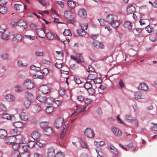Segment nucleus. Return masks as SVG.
Wrapping results in <instances>:
<instances>
[{
	"label": "nucleus",
	"mask_w": 157,
	"mask_h": 157,
	"mask_svg": "<svg viewBox=\"0 0 157 157\" xmlns=\"http://www.w3.org/2000/svg\"><path fill=\"white\" fill-rule=\"evenodd\" d=\"M22 39V36L20 34L15 35L13 38V40L16 42H19Z\"/></svg>",
	"instance_id": "obj_18"
},
{
	"label": "nucleus",
	"mask_w": 157,
	"mask_h": 157,
	"mask_svg": "<svg viewBox=\"0 0 157 157\" xmlns=\"http://www.w3.org/2000/svg\"><path fill=\"white\" fill-rule=\"evenodd\" d=\"M14 7L17 10H20L21 7L22 8V5L17 4H15L14 5Z\"/></svg>",
	"instance_id": "obj_59"
},
{
	"label": "nucleus",
	"mask_w": 157,
	"mask_h": 157,
	"mask_svg": "<svg viewBox=\"0 0 157 157\" xmlns=\"http://www.w3.org/2000/svg\"><path fill=\"white\" fill-rule=\"evenodd\" d=\"M34 83L31 80L26 79L25 81L23 83L24 86L27 89H31L34 86Z\"/></svg>",
	"instance_id": "obj_2"
},
{
	"label": "nucleus",
	"mask_w": 157,
	"mask_h": 157,
	"mask_svg": "<svg viewBox=\"0 0 157 157\" xmlns=\"http://www.w3.org/2000/svg\"><path fill=\"white\" fill-rule=\"evenodd\" d=\"M76 57L77 59L80 62L83 63L84 61V59L82 58V56L80 54H77L76 55Z\"/></svg>",
	"instance_id": "obj_48"
},
{
	"label": "nucleus",
	"mask_w": 157,
	"mask_h": 157,
	"mask_svg": "<svg viewBox=\"0 0 157 157\" xmlns=\"http://www.w3.org/2000/svg\"><path fill=\"white\" fill-rule=\"evenodd\" d=\"M30 152L21 153V157H30Z\"/></svg>",
	"instance_id": "obj_50"
},
{
	"label": "nucleus",
	"mask_w": 157,
	"mask_h": 157,
	"mask_svg": "<svg viewBox=\"0 0 157 157\" xmlns=\"http://www.w3.org/2000/svg\"><path fill=\"white\" fill-rule=\"evenodd\" d=\"M114 20V17L112 14L108 15L106 17V21L110 24Z\"/></svg>",
	"instance_id": "obj_24"
},
{
	"label": "nucleus",
	"mask_w": 157,
	"mask_h": 157,
	"mask_svg": "<svg viewBox=\"0 0 157 157\" xmlns=\"http://www.w3.org/2000/svg\"><path fill=\"white\" fill-rule=\"evenodd\" d=\"M54 100L52 98H47L45 101V103L48 105H51L53 102Z\"/></svg>",
	"instance_id": "obj_36"
},
{
	"label": "nucleus",
	"mask_w": 157,
	"mask_h": 157,
	"mask_svg": "<svg viewBox=\"0 0 157 157\" xmlns=\"http://www.w3.org/2000/svg\"><path fill=\"white\" fill-rule=\"evenodd\" d=\"M93 44V45L97 48L102 49L104 48L103 45L97 40L94 41Z\"/></svg>",
	"instance_id": "obj_13"
},
{
	"label": "nucleus",
	"mask_w": 157,
	"mask_h": 157,
	"mask_svg": "<svg viewBox=\"0 0 157 157\" xmlns=\"http://www.w3.org/2000/svg\"><path fill=\"white\" fill-rule=\"evenodd\" d=\"M2 117L7 120H14L15 117L13 115H10L7 113H4L2 115Z\"/></svg>",
	"instance_id": "obj_9"
},
{
	"label": "nucleus",
	"mask_w": 157,
	"mask_h": 157,
	"mask_svg": "<svg viewBox=\"0 0 157 157\" xmlns=\"http://www.w3.org/2000/svg\"><path fill=\"white\" fill-rule=\"evenodd\" d=\"M34 108L36 111L38 112L40 111L41 110V107L39 105H35L34 106Z\"/></svg>",
	"instance_id": "obj_63"
},
{
	"label": "nucleus",
	"mask_w": 157,
	"mask_h": 157,
	"mask_svg": "<svg viewBox=\"0 0 157 157\" xmlns=\"http://www.w3.org/2000/svg\"><path fill=\"white\" fill-rule=\"evenodd\" d=\"M41 73H42L44 75H46L48 73V70L46 68H44L41 70Z\"/></svg>",
	"instance_id": "obj_64"
},
{
	"label": "nucleus",
	"mask_w": 157,
	"mask_h": 157,
	"mask_svg": "<svg viewBox=\"0 0 157 157\" xmlns=\"http://www.w3.org/2000/svg\"><path fill=\"white\" fill-rule=\"evenodd\" d=\"M30 152L29 151V147L27 145H23L21 147V153Z\"/></svg>",
	"instance_id": "obj_30"
},
{
	"label": "nucleus",
	"mask_w": 157,
	"mask_h": 157,
	"mask_svg": "<svg viewBox=\"0 0 157 157\" xmlns=\"http://www.w3.org/2000/svg\"><path fill=\"white\" fill-rule=\"evenodd\" d=\"M8 10L6 6H2L0 7V13L2 14L6 13Z\"/></svg>",
	"instance_id": "obj_33"
},
{
	"label": "nucleus",
	"mask_w": 157,
	"mask_h": 157,
	"mask_svg": "<svg viewBox=\"0 0 157 157\" xmlns=\"http://www.w3.org/2000/svg\"><path fill=\"white\" fill-rule=\"evenodd\" d=\"M53 108L52 106H49L47 107L46 109L47 113H50L53 111Z\"/></svg>",
	"instance_id": "obj_46"
},
{
	"label": "nucleus",
	"mask_w": 157,
	"mask_h": 157,
	"mask_svg": "<svg viewBox=\"0 0 157 157\" xmlns=\"http://www.w3.org/2000/svg\"><path fill=\"white\" fill-rule=\"evenodd\" d=\"M88 93L92 95L94 94L95 93V91L94 89L91 88L88 90Z\"/></svg>",
	"instance_id": "obj_61"
},
{
	"label": "nucleus",
	"mask_w": 157,
	"mask_h": 157,
	"mask_svg": "<svg viewBox=\"0 0 157 157\" xmlns=\"http://www.w3.org/2000/svg\"><path fill=\"white\" fill-rule=\"evenodd\" d=\"M67 4L68 6L71 9L74 8L76 5V2L72 1H68Z\"/></svg>",
	"instance_id": "obj_34"
},
{
	"label": "nucleus",
	"mask_w": 157,
	"mask_h": 157,
	"mask_svg": "<svg viewBox=\"0 0 157 157\" xmlns=\"http://www.w3.org/2000/svg\"><path fill=\"white\" fill-rule=\"evenodd\" d=\"M110 24L113 27L116 29L120 25V23L118 21L114 20Z\"/></svg>",
	"instance_id": "obj_28"
},
{
	"label": "nucleus",
	"mask_w": 157,
	"mask_h": 157,
	"mask_svg": "<svg viewBox=\"0 0 157 157\" xmlns=\"http://www.w3.org/2000/svg\"><path fill=\"white\" fill-rule=\"evenodd\" d=\"M12 147L13 149L15 151H17L19 147V145L18 144L15 143L14 142L13 144Z\"/></svg>",
	"instance_id": "obj_47"
},
{
	"label": "nucleus",
	"mask_w": 157,
	"mask_h": 157,
	"mask_svg": "<svg viewBox=\"0 0 157 157\" xmlns=\"http://www.w3.org/2000/svg\"><path fill=\"white\" fill-rule=\"evenodd\" d=\"M63 65V63H60L59 62H57L55 63L56 67L59 68H61Z\"/></svg>",
	"instance_id": "obj_58"
},
{
	"label": "nucleus",
	"mask_w": 157,
	"mask_h": 157,
	"mask_svg": "<svg viewBox=\"0 0 157 157\" xmlns=\"http://www.w3.org/2000/svg\"><path fill=\"white\" fill-rule=\"evenodd\" d=\"M31 70H33L36 71H38L40 70V68L39 67H37L35 66H32L30 68Z\"/></svg>",
	"instance_id": "obj_52"
},
{
	"label": "nucleus",
	"mask_w": 157,
	"mask_h": 157,
	"mask_svg": "<svg viewBox=\"0 0 157 157\" xmlns=\"http://www.w3.org/2000/svg\"><path fill=\"white\" fill-rule=\"evenodd\" d=\"M84 87L88 90L91 88L92 85L90 82H86L84 85Z\"/></svg>",
	"instance_id": "obj_51"
},
{
	"label": "nucleus",
	"mask_w": 157,
	"mask_h": 157,
	"mask_svg": "<svg viewBox=\"0 0 157 157\" xmlns=\"http://www.w3.org/2000/svg\"><path fill=\"white\" fill-rule=\"evenodd\" d=\"M19 152L17 151H15L11 154L12 157H20L19 156Z\"/></svg>",
	"instance_id": "obj_41"
},
{
	"label": "nucleus",
	"mask_w": 157,
	"mask_h": 157,
	"mask_svg": "<svg viewBox=\"0 0 157 157\" xmlns=\"http://www.w3.org/2000/svg\"><path fill=\"white\" fill-rule=\"evenodd\" d=\"M64 15L68 19L74 18L73 13L70 10H66L64 13Z\"/></svg>",
	"instance_id": "obj_15"
},
{
	"label": "nucleus",
	"mask_w": 157,
	"mask_h": 157,
	"mask_svg": "<svg viewBox=\"0 0 157 157\" xmlns=\"http://www.w3.org/2000/svg\"><path fill=\"white\" fill-rule=\"evenodd\" d=\"M47 155L48 157H55V153L54 149L52 148H48Z\"/></svg>",
	"instance_id": "obj_16"
},
{
	"label": "nucleus",
	"mask_w": 157,
	"mask_h": 157,
	"mask_svg": "<svg viewBox=\"0 0 157 157\" xmlns=\"http://www.w3.org/2000/svg\"><path fill=\"white\" fill-rule=\"evenodd\" d=\"M40 126L43 129L44 133L46 135L50 136L53 133L52 128L48 125L46 122H42L40 123Z\"/></svg>",
	"instance_id": "obj_1"
},
{
	"label": "nucleus",
	"mask_w": 157,
	"mask_h": 157,
	"mask_svg": "<svg viewBox=\"0 0 157 157\" xmlns=\"http://www.w3.org/2000/svg\"><path fill=\"white\" fill-rule=\"evenodd\" d=\"M145 29L148 33H150L152 32L153 28H151L150 25H148L146 27Z\"/></svg>",
	"instance_id": "obj_60"
},
{
	"label": "nucleus",
	"mask_w": 157,
	"mask_h": 157,
	"mask_svg": "<svg viewBox=\"0 0 157 157\" xmlns=\"http://www.w3.org/2000/svg\"><path fill=\"white\" fill-rule=\"evenodd\" d=\"M84 133L86 136L90 138L94 137V131L90 128L86 129Z\"/></svg>",
	"instance_id": "obj_5"
},
{
	"label": "nucleus",
	"mask_w": 157,
	"mask_h": 157,
	"mask_svg": "<svg viewBox=\"0 0 157 157\" xmlns=\"http://www.w3.org/2000/svg\"><path fill=\"white\" fill-rule=\"evenodd\" d=\"M6 99L9 101H13L15 100V98L13 95L9 94L6 96Z\"/></svg>",
	"instance_id": "obj_29"
},
{
	"label": "nucleus",
	"mask_w": 157,
	"mask_h": 157,
	"mask_svg": "<svg viewBox=\"0 0 157 157\" xmlns=\"http://www.w3.org/2000/svg\"><path fill=\"white\" fill-rule=\"evenodd\" d=\"M98 77L97 75L90 74L87 77V79L91 80H94Z\"/></svg>",
	"instance_id": "obj_32"
},
{
	"label": "nucleus",
	"mask_w": 157,
	"mask_h": 157,
	"mask_svg": "<svg viewBox=\"0 0 157 157\" xmlns=\"http://www.w3.org/2000/svg\"><path fill=\"white\" fill-rule=\"evenodd\" d=\"M149 38L151 41L152 42H155L157 40V34L153 33L151 34Z\"/></svg>",
	"instance_id": "obj_22"
},
{
	"label": "nucleus",
	"mask_w": 157,
	"mask_h": 157,
	"mask_svg": "<svg viewBox=\"0 0 157 157\" xmlns=\"http://www.w3.org/2000/svg\"><path fill=\"white\" fill-rule=\"evenodd\" d=\"M46 36L49 40L53 39L54 37L53 34L51 32H48L46 35Z\"/></svg>",
	"instance_id": "obj_37"
},
{
	"label": "nucleus",
	"mask_w": 157,
	"mask_h": 157,
	"mask_svg": "<svg viewBox=\"0 0 157 157\" xmlns=\"http://www.w3.org/2000/svg\"><path fill=\"white\" fill-rule=\"evenodd\" d=\"M138 88L139 90L146 91L148 90V87L147 84L145 83H141L140 84Z\"/></svg>",
	"instance_id": "obj_12"
},
{
	"label": "nucleus",
	"mask_w": 157,
	"mask_h": 157,
	"mask_svg": "<svg viewBox=\"0 0 157 157\" xmlns=\"http://www.w3.org/2000/svg\"><path fill=\"white\" fill-rule=\"evenodd\" d=\"M15 140V137L10 136L6 137L5 139V141L8 144H12L14 143Z\"/></svg>",
	"instance_id": "obj_7"
},
{
	"label": "nucleus",
	"mask_w": 157,
	"mask_h": 157,
	"mask_svg": "<svg viewBox=\"0 0 157 157\" xmlns=\"http://www.w3.org/2000/svg\"><path fill=\"white\" fill-rule=\"evenodd\" d=\"M31 103V101L29 100H27L25 101L24 105L26 108H27L29 107Z\"/></svg>",
	"instance_id": "obj_45"
},
{
	"label": "nucleus",
	"mask_w": 157,
	"mask_h": 157,
	"mask_svg": "<svg viewBox=\"0 0 157 157\" xmlns=\"http://www.w3.org/2000/svg\"><path fill=\"white\" fill-rule=\"evenodd\" d=\"M13 124L16 128H21L24 126V124L21 121H16L13 122Z\"/></svg>",
	"instance_id": "obj_19"
},
{
	"label": "nucleus",
	"mask_w": 157,
	"mask_h": 157,
	"mask_svg": "<svg viewBox=\"0 0 157 157\" xmlns=\"http://www.w3.org/2000/svg\"><path fill=\"white\" fill-rule=\"evenodd\" d=\"M31 136L34 140H37L40 138V134L38 132H34L31 134Z\"/></svg>",
	"instance_id": "obj_23"
},
{
	"label": "nucleus",
	"mask_w": 157,
	"mask_h": 157,
	"mask_svg": "<svg viewBox=\"0 0 157 157\" xmlns=\"http://www.w3.org/2000/svg\"><path fill=\"white\" fill-rule=\"evenodd\" d=\"M152 125V127L150 128L151 130L154 131H156L157 130V124L154 123H151Z\"/></svg>",
	"instance_id": "obj_42"
},
{
	"label": "nucleus",
	"mask_w": 157,
	"mask_h": 157,
	"mask_svg": "<svg viewBox=\"0 0 157 157\" xmlns=\"http://www.w3.org/2000/svg\"><path fill=\"white\" fill-rule=\"evenodd\" d=\"M17 25L18 26L23 29H25L27 27L26 22L22 20H20L18 21L17 22Z\"/></svg>",
	"instance_id": "obj_14"
},
{
	"label": "nucleus",
	"mask_w": 157,
	"mask_h": 157,
	"mask_svg": "<svg viewBox=\"0 0 157 157\" xmlns=\"http://www.w3.org/2000/svg\"><path fill=\"white\" fill-rule=\"evenodd\" d=\"M124 26L127 28L128 30H131L132 28V25L131 22L126 21H125L124 23Z\"/></svg>",
	"instance_id": "obj_21"
},
{
	"label": "nucleus",
	"mask_w": 157,
	"mask_h": 157,
	"mask_svg": "<svg viewBox=\"0 0 157 157\" xmlns=\"http://www.w3.org/2000/svg\"><path fill=\"white\" fill-rule=\"evenodd\" d=\"M82 28V29H78L77 30L78 34L80 36H85L86 34V33L84 30V28Z\"/></svg>",
	"instance_id": "obj_26"
},
{
	"label": "nucleus",
	"mask_w": 157,
	"mask_h": 157,
	"mask_svg": "<svg viewBox=\"0 0 157 157\" xmlns=\"http://www.w3.org/2000/svg\"><path fill=\"white\" fill-rule=\"evenodd\" d=\"M78 14L80 17L83 18H86L87 17L86 12L83 8L79 10Z\"/></svg>",
	"instance_id": "obj_6"
},
{
	"label": "nucleus",
	"mask_w": 157,
	"mask_h": 157,
	"mask_svg": "<svg viewBox=\"0 0 157 157\" xmlns=\"http://www.w3.org/2000/svg\"><path fill=\"white\" fill-rule=\"evenodd\" d=\"M35 142L31 141H29L27 145L29 148H31L33 147L34 145Z\"/></svg>",
	"instance_id": "obj_57"
},
{
	"label": "nucleus",
	"mask_w": 157,
	"mask_h": 157,
	"mask_svg": "<svg viewBox=\"0 0 157 157\" xmlns=\"http://www.w3.org/2000/svg\"><path fill=\"white\" fill-rule=\"evenodd\" d=\"M111 130L116 136H120L121 135L122 132L119 129L115 127H112L111 128Z\"/></svg>",
	"instance_id": "obj_10"
},
{
	"label": "nucleus",
	"mask_w": 157,
	"mask_h": 157,
	"mask_svg": "<svg viewBox=\"0 0 157 157\" xmlns=\"http://www.w3.org/2000/svg\"><path fill=\"white\" fill-rule=\"evenodd\" d=\"M44 52H43L36 51L35 52L36 55L38 57L43 56L44 55Z\"/></svg>",
	"instance_id": "obj_54"
},
{
	"label": "nucleus",
	"mask_w": 157,
	"mask_h": 157,
	"mask_svg": "<svg viewBox=\"0 0 157 157\" xmlns=\"http://www.w3.org/2000/svg\"><path fill=\"white\" fill-rule=\"evenodd\" d=\"M142 95L140 92H136L134 95V98L136 99H140L142 98Z\"/></svg>",
	"instance_id": "obj_35"
},
{
	"label": "nucleus",
	"mask_w": 157,
	"mask_h": 157,
	"mask_svg": "<svg viewBox=\"0 0 157 157\" xmlns=\"http://www.w3.org/2000/svg\"><path fill=\"white\" fill-rule=\"evenodd\" d=\"M108 148L110 149L111 152L113 154H116L117 153V149L114 147L113 146L110 145L109 147H108Z\"/></svg>",
	"instance_id": "obj_40"
},
{
	"label": "nucleus",
	"mask_w": 157,
	"mask_h": 157,
	"mask_svg": "<svg viewBox=\"0 0 157 157\" xmlns=\"http://www.w3.org/2000/svg\"><path fill=\"white\" fill-rule=\"evenodd\" d=\"M63 34L65 36H71V33L70 30L68 29H65L63 33Z\"/></svg>",
	"instance_id": "obj_38"
},
{
	"label": "nucleus",
	"mask_w": 157,
	"mask_h": 157,
	"mask_svg": "<svg viewBox=\"0 0 157 157\" xmlns=\"http://www.w3.org/2000/svg\"><path fill=\"white\" fill-rule=\"evenodd\" d=\"M50 88L46 85H43L40 87L39 90L43 94H47L50 91Z\"/></svg>",
	"instance_id": "obj_3"
},
{
	"label": "nucleus",
	"mask_w": 157,
	"mask_h": 157,
	"mask_svg": "<svg viewBox=\"0 0 157 157\" xmlns=\"http://www.w3.org/2000/svg\"><path fill=\"white\" fill-rule=\"evenodd\" d=\"M20 117L21 119L24 121H27L28 119V115L26 113L24 112L21 113Z\"/></svg>",
	"instance_id": "obj_20"
},
{
	"label": "nucleus",
	"mask_w": 157,
	"mask_h": 157,
	"mask_svg": "<svg viewBox=\"0 0 157 157\" xmlns=\"http://www.w3.org/2000/svg\"><path fill=\"white\" fill-rule=\"evenodd\" d=\"M1 58L4 60H6L8 59L9 55L7 53H5L1 55Z\"/></svg>",
	"instance_id": "obj_49"
},
{
	"label": "nucleus",
	"mask_w": 157,
	"mask_h": 157,
	"mask_svg": "<svg viewBox=\"0 0 157 157\" xmlns=\"http://www.w3.org/2000/svg\"><path fill=\"white\" fill-rule=\"evenodd\" d=\"M67 126V125H64L63 126V128L60 134V137L61 139H63L64 136Z\"/></svg>",
	"instance_id": "obj_25"
},
{
	"label": "nucleus",
	"mask_w": 157,
	"mask_h": 157,
	"mask_svg": "<svg viewBox=\"0 0 157 157\" xmlns=\"http://www.w3.org/2000/svg\"><path fill=\"white\" fill-rule=\"evenodd\" d=\"M82 110L81 109V108L78 109H77V110H75L72 114V115H77L78 114H79L80 112H82Z\"/></svg>",
	"instance_id": "obj_62"
},
{
	"label": "nucleus",
	"mask_w": 157,
	"mask_h": 157,
	"mask_svg": "<svg viewBox=\"0 0 157 157\" xmlns=\"http://www.w3.org/2000/svg\"><path fill=\"white\" fill-rule=\"evenodd\" d=\"M7 136V132L3 129H0V138H4Z\"/></svg>",
	"instance_id": "obj_27"
},
{
	"label": "nucleus",
	"mask_w": 157,
	"mask_h": 157,
	"mask_svg": "<svg viewBox=\"0 0 157 157\" xmlns=\"http://www.w3.org/2000/svg\"><path fill=\"white\" fill-rule=\"evenodd\" d=\"M19 140L20 143L22 144L26 143L27 141L26 139L23 136H21V137L19 138Z\"/></svg>",
	"instance_id": "obj_43"
},
{
	"label": "nucleus",
	"mask_w": 157,
	"mask_h": 157,
	"mask_svg": "<svg viewBox=\"0 0 157 157\" xmlns=\"http://www.w3.org/2000/svg\"><path fill=\"white\" fill-rule=\"evenodd\" d=\"M10 132L12 135V136L15 137V136H17L19 135L20 133V131L16 128L11 129Z\"/></svg>",
	"instance_id": "obj_17"
},
{
	"label": "nucleus",
	"mask_w": 157,
	"mask_h": 157,
	"mask_svg": "<svg viewBox=\"0 0 157 157\" xmlns=\"http://www.w3.org/2000/svg\"><path fill=\"white\" fill-rule=\"evenodd\" d=\"M37 99L40 102H45L47 98L45 96L39 95L37 97Z\"/></svg>",
	"instance_id": "obj_31"
},
{
	"label": "nucleus",
	"mask_w": 157,
	"mask_h": 157,
	"mask_svg": "<svg viewBox=\"0 0 157 157\" xmlns=\"http://www.w3.org/2000/svg\"><path fill=\"white\" fill-rule=\"evenodd\" d=\"M55 157H64V154L62 152H58L56 155Z\"/></svg>",
	"instance_id": "obj_55"
},
{
	"label": "nucleus",
	"mask_w": 157,
	"mask_h": 157,
	"mask_svg": "<svg viewBox=\"0 0 157 157\" xmlns=\"http://www.w3.org/2000/svg\"><path fill=\"white\" fill-rule=\"evenodd\" d=\"M94 143L98 147L103 146L105 144V142L103 141H101L98 142L95 141Z\"/></svg>",
	"instance_id": "obj_44"
},
{
	"label": "nucleus",
	"mask_w": 157,
	"mask_h": 157,
	"mask_svg": "<svg viewBox=\"0 0 157 157\" xmlns=\"http://www.w3.org/2000/svg\"><path fill=\"white\" fill-rule=\"evenodd\" d=\"M36 33L37 35L40 38H44L46 36L45 32L42 29H38L37 30Z\"/></svg>",
	"instance_id": "obj_11"
},
{
	"label": "nucleus",
	"mask_w": 157,
	"mask_h": 157,
	"mask_svg": "<svg viewBox=\"0 0 157 157\" xmlns=\"http://www.w3.org/2000/svg\"><path fill=\"white\" fill-rule=\"evenodd\" d=\"M63 122V119L61 117L57 118L55 121L54 126L57 128H59L61 127Z\"/></svg>",
	"instance_id": "obj_4"
},
{
	"label": "nucleus",
	"mask_w": 157,
	"mask_h": 157,
	"mask_svg": "<svg viewBox=\"0 0 157 157\" xmlns=\"http://www.w3.org/2000/svg\"><path fill=\"white\" fill-rule=\"evenodd\" d=\"M136 11L135 8L132 5H131L128 6L127 8V12L128 14H133Z\"/></svg>",
	"instance_id": "obj_8"
},
{
	"label": "nucleus",
	"mask_w": 157,
	"mask_h": 157,
	"mask_svg": "<svg viewBox=\"0 0 157 157\" xmlns=\"http://www.w3.org/2000/svg\"><path fill=\"white\" fill-rule=\"evenodd\" d=\"M2 39L4 40H8L10 38V36L4 33L1 36Z\"/></svg>",
	"instance_id": "obj_39"
},
{
	"label": "nucleus",
	"mask_w": 157,
	"mask_h": 157,
	"mask_svg": "<svg viewBox=\"0 0 157 157\" xmlns=\"http://www.w3.org/2000/svg\"><path fill=\"white\" fill-rule=\"evenodd\" d=\"M102 81V80L100 78H96L94 81V82L95 84H99L101 83Z\"/></svg>",
	"instance_id": "obj_53"
},
{
	"label": "nucleus",
	"mask_w": 157,
	"mask_h": 157,
	"mask_svg": "<svg viewBox=\"0 0 157 157\" xmlns=\"http://www.w3.org/2000/svg\"><path fill=\"white\" fill-rule=\"evenodd\" d=\"M80 143L81 146L82 147L86 148L87 147V146L85 143L81 139L80 140Z\"/></svg>",
	"instance_id": "obj_56"
}]
</instances>
